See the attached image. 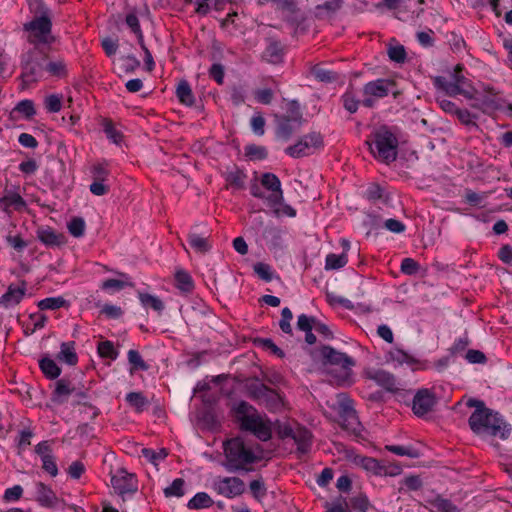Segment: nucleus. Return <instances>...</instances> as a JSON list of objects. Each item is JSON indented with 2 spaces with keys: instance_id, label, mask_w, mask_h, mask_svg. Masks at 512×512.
<instances>
[{
  "instance_id": "63",
  "label": "nucleus",
  "mask_w": 512,
  "mask_h": 512,
  "mask_svg": "<svg viewBox=\"0 0 512 512\" xmlns=\"http://www.w3.org/2000/svg\"><path fill=\"white\" fill-rule=\"evenodd\" d=\"M72 479H79L85 472V466L81 461H74L67 470Z\"/></svg>"
},
{
  "instance_id": "26",
  "label": "nucleus",
  "mask_w": 512,
  "mask_h": 512,
  "mask_svg": "<svg viewBox=\"0 0 512 512\" xmlns=\"http://www.w3.org/2000/svg\"><path fill=\"white\" fill-rule=\"evenodd\" d=\"M247 175L241 170L239 167L234 166L231 170L227 171L225 174V180L227 182V187H232L234 189L240 190L245 187Z\"/></svg>"
},
{
  "instance_id": "1",
  "label": "nucleus",
  "mask_w": 512,
  "mask_h": 512,
  "mask_svg": "<svg viewBox=\"0 0 512 512\" xmlns=\"http://www.w3.org/2000/svg\"><path fill=\"white\" fill-rule=\"evenodd\" d=\"M466 405L475 408L468 420L469 426L475 434L498 436L503 440L508 438L511 428L499 413L487 408L483 401L473 398L469 399Z\"/></svg>"
},
{
  "instance_id": "52",
  "label": "nucleus",
  "mask_w": 512,
  "mask_h": 512,
  "mask_svg": "<svg viewBox=\"0 0 512 512\" xmlns=\"http://www.w3.org/2000/svg\"><path fill=\"white\" fill-rule=\"evenodd\" d=\"M315 322H316L315 317L301 314L298 316L297 328L304 332H310L314 328Z\"/></svg>"
},
{
  "instance_id": "24",
  "label": "nucleus",
  "mask_w": 512,
  "mask_h": 512,
  "mask_svg": "<svg viewBox=\"0 0 512 512\" xmlns=\"http://www.w3.org/2000/svg\"><path fill=\"white\" fill-rule=\"evenodd\" d=\"M504 101L495 94L484 95L481 99H477V102L472 106L474 108L482 110L484 113H491L503 107Z\"/></svg>"
},
{
  "instance_id": "48",
  "label": "nucleus",
  "mask_w": 512,
  "mask_h": 512,
  "mask_svg": "<svg viewBox=\"0 0 512 512\" xmlns=\"http://www.w3.org/2000/svg\"><path fill=\"white\" fill-rule=\"evenodd\" d=\"M387 53L389 58L397 63H403L406 59V51L403 45L389 46Z\"/></svg>"
},
{
  "instance_id": "43",
  "label": "nucleus",
  "mask_w": 512,
  "mask_h": 512,
  "mask_svg": "<svg viewBox=\"0 0 512 512\" xmlns=\"http://www.w3.org/2000/svg\"><path fill=\"white\" fill-rule=\"evenodd\" d=\"M389 452L399 456H408L410 458H418L420 453L418 450L411 447H404L399 445H387L385 447Z\"/></svg>"
},
{
  "instance_id": "32",
  "label": "nucleus",
  "mask_w": 512,
  "mask_h": 512,
  "mask_svg": "<svg viewBox=\"0 0 512 512\" xmlns=\"http://www.w3.org/2000/svg\"><path fill=\"white\" fill-rule=\"evenodd\" d=\"M429 504L438 512H460L458 507L454 505L449 499H445L439 495L429 500Z\"/></svg>"
},
{
  "instance_id": "54",
  "label": "nucleus",
  "mask_w": 512,
  "mask_h": 512,
  "mask_svg": "<svg viewBox=\"0 0 512 512\" xmlns=\"http://www.w3.org/2000/svg\"><path fill=\"white\" fill-rule=\"evenodd\" d=\"M342 102H343L344 108L350 113H355L358 110V106L360 103V101L358 99H356L355 96L349 92H346L342 96Z\"/></svg>"
},
{
  "instance_id": "40",
  "label": "nucleus",
  "mask_w": 512,
  "mask_h": 512,
  "mask_svg": "<svg viewBox=\"0 0 512 512\" xmlns=\"http://www.w3.org/2000/svg\"><path fill=\"white\" fill-rule=\"evenodd\" d=\"M14 113L23 114L27 119L32 118L36 114L33 101L28 99L20 101L11 112V115L13 116Z\"/></svg>"
},
{
  "instance_id": "55",
  "label": "nucleus",
  "mask_w": 512,
  "mask_h": 512,
  "mask_svg": "<svg viewBox=\"0 0 512 512\" xmlns=\"http://www.w3.org/2000/svg\"><path fill=\"white\" fill-rule=\"evenodd\" d=\"M42 460V468L47 473H49L52 477H56L58 475V468L56 465L54 455H49L41 459Z\"/></svg>"
},
{
  "instance_id": "53",
  "label": "nucleus",
  "mask_w": 512,
  "mask_h": 512,
  "mask_svg": "<svg viewBox=\"0 0 512 512\" xmlns=\"http://www.w3.org/2000/svg\"><path fill=\"white\" fill-rule=\"evenodd\" d=\"M62 97L52 94L46 97L45 99V107L49 112L56 113L61 110L62 107Z\"/></svg>"
},
{
  "instance_id": "45",
  "label": "nucleus",
  "mask_w": 512,
  "mask_h": 512,
  "mask_svg": "<svg viewBox=\"0 0 512 512\" xmlns=\"http://www.w3.org/2000/svg\"><path fill=\"white\" fill-rule=\"evenodd\" d=\"M245 155L251 160H262L267 157V150L263 146H258L255 144H251L246 146Z\"/></svg>"
},
{
  "instance_id": "50",
  "label": "nucleus",
  "mask_w": 512,
  "mask_h": 512,
  "mask_svg": "<svg viewBox=\"0 0 512 512\" xmlns=\"http://www.w3.org/2000/svg\"><path fill=\"white\" fill-rule=\"evenodd\" d=\"M141 452L145 458H147L151 463L155 465L157 464L158 460H163L168 455L166 449L164 448L160 449L159 452H155L154 450L149 448H142Z\"/></svg>"
},
{
  "instance_id": "2",
  "label": "nucleus",
  "mask_w": 512,
  "mask_h": 512,
  "mask_svg": "<svg viewBox=\"0 0 512 512\" xmlns=\"http://www.w3.org/2000/svg\"><path fill=\"white\" fill-rule=\"evenodd\" d=\"M225 468L230 472L252 470V465L261 460L255 449L245 444L243 438L234 437L223 443Z\"/></svg>"
},
{
  "instance_id": "4",
  "label": "nucleus",
  "mask_w": 512,
  "mask_h": 512,
  "mask_svg": "<svg viewBox=\"0 0 512 512\" xmlns=\"http://www.w3.org/2000/svg\"><path fill=\"white\" fill-rule=\"evenodd\" d=\"M322 363L326 373L331 377L330 381L337 385L348 382L355 361L347 354L337 351L331 346L325 345L321 348Z\"/></svg>"
},
{
  "instance_id": "30",
  "label": "nucleus",
  "mask_w": 512,
  "mask_h": 512,
  "mask_svg": "<svg viewBox=\"0 0 512 512\" xmlns=\"http://www.w3.org/2000/svg\"><path fill=\"white\" fill-rule=\"evenodd\" d=\"M176 95L179 101L186 106H192L195 102L192 89L186 80L179 82L176 89Z\"/></svg>"
},
{
  "instance_id": "31",
  "label": "nucleus",
  "mask_w": 512,
  "mask_h": 512,
  "mask_svg": "<svg viewBox=\"0 0 512 512\" xmlns=\"http://www.w3.org/2000/svg\"><path fill=\"white\" fill-rule=\"evenodd\" d=\"M39 366L43 374L49 379H56L61 374L60 367L49 357L42 358L39 361Z\"/></svg>"
},
{
  "instance_id": "34",
  "label": "nucleus",
  "mask_w": 512,
  "mask_h": 512,
  "mask_svg": "<svg viewBox=\"0 0 512 512\" xmlns=\"http://www.w3.org/2000/svg\"><path fill=\"white\" fill-rule=\"evenodd\" d=\"M189 243L199 253H206L211 249V245L208 242V238L202 237L195 233L188 235Z\"/></svg>"
},
{
  "instance_id": "46",
  "label": "nucleus",
  "mask_w": 512,
  "mask_h": 512,
  "mask_svg": "<svg viewBox=\"0 0 512 512\" xmlns=\"http://www.w3.org/2000/svg\"><path fill=\"white\" fill-rule=\"evenodd\" d=\"M68 230L69 233L74 237H81L84 234L85 231V221L81 217H74L69 223H68Z\"/></svg>"
},
{
  "instance_id": "44",
  "label": "nucleus",
  "mask_w": 512,
  "mask_h": 512,
  "mask_svg": "<svg viewBox=\"0 0 512 512\" xmlns=\"http://www.w3.org/2000/svg\"><path fill=\"white\" fill-rule=\"evenodd\" d=\"M98 353L102 358H109L115 360L118 356V352L115 350L114 345L111 341H103L98 344Z\"/></svg>"
},
{
  "instance_id": "29",
  "label": "nucleus",
  "mask_w": 512,
  "mask_h": 512,
  "mask_svg": "<svg viewBox=\"0 0 512 512\" xmlns=\"http://www.w3.org/2000/svg\"><path fill=\"white\" fill-rule=\"evenodd\" d=\"M126 402L135 412H143L149 404V400L142 392H130L126 395Z\"/></svg>"
},
{
  "instance_id": "11",
  "label": "nucleus",
  "mask_w": 512,
  "mask_h": 512,
  "mask_svg": "<svg viewBox=\"0 0 512 512\" xmlns=\"http://www.w3.org/2000/svg\"><path fill=\"white\" fill-rule=\"evenodd\" d=\"M218 494L227 498H234L244 493L245 483L238 477H224L214 483Z\"/></svg>"
},
{
  "instance_id": "42",
  "label": "nucleus",
  "mask_w": 512,
  "mask_h": 512,
  "mask_svg": "<svg viewBox=\"0 0 512 512\" xmlns=\"http://www.w3.org/2000/svg\"><path fill=\"white\" fill-rule=\"evenodd\" d=\"M185 481L182 478L175 479L172 484L164 489L166 497H182L184 495Z\"/></svg>"
},
{
  "instance_id": "12",
  "label": "nucleus",
  "mask_w": 512,
  "mask_h": 512,
  "mask_svg": "<svg viewBox=\"0 0 512 512\" xmlns=\"http://www.w3.org/2000/svg\"><path fill=\"white\" fill-rule=\"evenodd\" d=\"M339 404L343 426L356 433L360 423L358 422L356 411L353 409V401L345 395H340Z\"/></svg>"
},
{
  "instance_id": "22",
  "label": "nucleus",
  "mask_w": 512,
  "mask_h": 512,
  "mask_svg": "<svg viewBox=\"0 0 512 512\" xmlns=\"http://www.w3.org/2000/svg\"><path fill=\"white\" fill-rule=\"evenodd\" d=\"M37 497L36 500L41 506L53 508L58 503L59 499L54 491L42 482H38L36 485Z\"/></svg>"
},
{
  "instance_id": "39",
  "label": "nucleus",
  "mask_w": 512,
  "mask_h": 512,
  "mask_svg": "<svg viewBox=\"0 0 512 512\" xmlns=\"http://www.w3.org/2000/svg\"><path fill=\"white\" fill-rule=\"evenodd\" d=\"M67 305L68 302L63 297L45 298L38 303L41 310H55Z\"/></svg>"
},
{
  "instance_id": "28",
  "label": "nucleus",
  "mask_w": 512,
  "mask_h": 512,
  "mask_svg": "<svg viewBox=\"0 0 512 512\" xmlns=\"http://www.w3.org/2000/svg\"><path fill=\"white\" fill-rule=\"evenodd\" d=\"M75 342H63L61 344V350L57 355L59 361H63L68 365L74 366L78 362V356L75 352Z\"/></svg>"
},
{
  "instance_id": "9",
  "label": "nucleus",
  "mask_w": 512,
  "mask_h": 512,
  "mask_svg": "<svg viewBox=\"0 0 512 512\" xmlns=\"http://www.w3.org/2000/svg\"><path fill=\"white\" fill-rule=\"evenodd\" d=\"M323 146V137L320 133L312 132L304 135L300 140L285 149V152L293 157L300 158L313 154L317 149Z\"/></svg>"
},
{
  "instance_id": "16",
  "label": "nucleus",
  "mask_w": 512,
  "mask_h": 512,
  "mask_svg": "<svg viewBox=\"0 0 512 512\" xmlns=\"http://www.w3.org/2000/svg\"><path fill=\"white\" fill-rule=\"evenodd\" d=\"M111 484L119 494L136 490L134 475L129 474L124 468L118 469L116 474L112 475Z\"/></svg>"
},
{
  "instance_id": "41",
  "label": "nucleus",
  "mask_w": 512,
  "mask_h": 512,
  "mask_svg": "<svg viewBox=\"0 0 512 512\" xmlns=\"http://www.w3.org/2000/svg\"><path fill=\"white\" fill-rule=\"evenodd\" d=\"M312 74L320 82L330 83L338 79V75L335 72L326 70L319 65L312 68Z\"/></svg>"
},
{
  "instance_id": "6",
  "label": "nucleus",
  "mask_w": 512,
  "mask_h": 512,
  "mask_svg": "<svg viewBox=\"0 0 512 512\" xmlns=\"http://www.w3.org/2000/svg\"><path fill=\"white\" fill-rule=\"evenodd\" d=\"M244 389L251 400L265 406L271 412L280 410L284 405L282 397L276 390L269 388L258 377L246 379Z\"/></svg>"
},
{
  "instance_id": "59",
  "label": "nucleus",
  "mask_w": 512,
  "mask_h": 512,
  "mask_svg": "<svg viewBox=\"0 0 512 512\" xmlns=\"http://www.w3.org/2000/svg\"><path fill=\"white\" fill-rule=\"evenodd\" d=\"M419 270V264L412 258H405L401 263V272L407 275H414Z\"/></svg>"
},
{
  "instance_id": "62",
  "label": "nucleus",
  "mask_w": 512,
  "mask_h": 512,
  "mask_svg": "<svg viewBox=\"0 0 512 512\" xmlns=\"http://www.w3.org/2000/svg\"><path fill=\"white\" fill-rule=\"evenodd\" d=\"M258 343L262 345L263 348L270 350L273 354L277 355L280 358L285 356L282 349H280L275 343L269 338H262L257 340Z\"/></svg>"
},
{
  "instance_id": "60",
  "label": "nucleus",
  "mask_w": 512,
  "mask_h": 512,
  "mask_svg": "<svg viewBox=\"0 0 512 512\" xmlns=\"http://www.w3.org/2000/svg\"><path fill=\"white\" fill-rule=\"evenodd\" d=\"M465 358L469 363L473 364H484L487 361V358L482 351L474 349L468 350Z\"/></svg>"
},
{
  "instance_id": "3",
  "label": "nucleus",
  "mask_w": 512,
  "mask_h": 512,
  "mask_svg": "<svg viewBox=\"0 0 512 512\" xmlns=\"http://www.w3.org/2000/svg\"><path fill=\"white\" fill-rule=\"evenodd\" d=\"M233 411L242 430L253 433L261 441L271 439V422L263 419L254 406L242 400L233 407Z\"/></svg>"
},
{
  "instance_id": "58",
  "label": "nucleus",
  "mask_w": 512,
  "mask_h": 512,
  "mask_svg": "<svg viewBox=\"0 0 512 512\" xmlns=\"http://www.w3.org/2000/svg\"><path fill=\"white\" fill-rule=\"evenodd\" d=\"M350 504L354 510L359 512H366L369 507V501L366 496L358 495L350 500Z\"/></svg>"
},
{
  "instance_id": "35",
  "label": "nucleus",
  "mask_w": 512,
  "mask_h": 512,
  "mask_svg": "<svg viewBox=\"0 0 512 512\" xmlns=\"http://www.w3.org/2000/svg\"><path fill=\"white\" fill-rule=\"evenodd\" d=\"M348 262V258L346 253H342L341 255L336 254H328L326 256L325 269L326 270H335L344 267Z\"/></svg>"
},
{
  "instance_id": "38",
  "label": "nucleus",
  "mask_w": 512,
  "mask_h": 512,
  "mask_svg": "<svg viewBox=\"0 0 512 512\" xmlns=\"http://www.w3.org/2000/svg\"><path fill=\"white\" fill-rule=\"evenodd\" d=\"M177 287L185 292H190L194 285L191 276L184 270H178L175 274Z\"/></svg>"
},
{
  "instance_id": "64",
  "label": "nucleus",
  "mask_w": 512,
  "mask_h": 512,
  "mask_svg": "<svg viewBox=\"0 0 512 512\" xmlns=\"http://www.w3.org/2000/svg\"><path fill=\"white\" fill-rule=\"evenodd\" d=\"M35 453L44 458L49 455H53L52 445L50 441H42L35 446Z\"/></svg>"
},
{
  "instance_id": "20",
  "label": "nucleus",
  "mask_w": 512,
  "mask_h": 512,
  "mask_svg": "<svg viewBox=\"0 0 512 512\" xmlns=\"http://www.w3.org/2000/svg\"><path fill=\"white\" fill-rule=\"evenodd\" d=\"M277 122L276 135L277 137L287 141L293 133L299 130L302 121L293 122L291 118L284 116H275Z\"/></svg>"
},
{
  "instance_id": "13",
  "label": "nucleus",
  "mask_w": 512,
  "mask_h": 512,
  "mask_svg": "<svg viewBox=\"0 0 512 512\" xmlns=\"http://www.w3.org/2000/svg\"><path fill=\"white\" fill-rule=\"evenodd\" d=\"M261 184L271 191V194L267 197L269 204L273 207L276 204H280L283 200V191L279 178L273 173H264L261 178Z\"/></svg>"
},
{
  "instance_id": "21",
  "label": "nucleus",
  "mask_w": 512,
  "mask_h": 512,
  "mask_svg": "<svg viewBox=\"0 0 512 512\" xmlns=\"http://www.w3.org/2000/svg\"><path fill=\"white\" fill-rule=\"evenodd\" d=\"M369 379L375 381L378 385L382 386L388 391L397 390L395 377L382 369H377L368 372Z\"/></svg>"
},
{
  "instance_id": "10",
  "label": "nucleus",
  "mask_w": 512,
  "mask_h": 512,
  "mask_svg": "<svg viewBox=\"0 0 512 512\" xmlns=\"http://www.w3.org/2000/svg\"><path fill=\"white\" fill-rule=\"evenodd\" d=\"M437 404V398L434 392L429 389H420L414 395L412 410L418 417H423L431 412Z\"/></svg>"
},
{
  "instance_id": "27",
  "label": "nucleus",
  "mask_w": 512,
  "mask_h": 512,
  "mask_svg": "<svg viewBox=\"0 0 512 512\" xmlns=\"http://www.w3.org/2000/svg\"><path fill=\"white\" fill-rule=\"evenodd\" d=\"M74 391L71 383L66 379H59L56 382L55 389L52 393V401L57 404H62L66 398Z\"/></svg>"
},
{
  "instance_id": "19",
  "label": "nucleus",
  "mask_w": 512,
  "mask_h": 512,
  "mask_svg": "<svg viewBox=\"0 0 512 512\" xmlns=\"http://www.w3.org/2000/svg\"><path fill=\"white\" fill-rule=\"evenodd\" d=\"M292 439L297 445L296 453L298 454V458L309 453L312 443V434L307 428L295 424V431Z\"/></svg>"
},
{
  "instance_id": "7",
  "label": "nucleus",
  "mask_w": 512,
  "mask_h": 512,
  "mask_svg": "<svg viewBox=\"0 0 512 512\" xmlns=\"http://www.w3.org/2000/svg\"><path fill=\"white\" fill-rule=\"evenodd\" d=\"M23 30L27 33V41L34 46L33 48L44 49L55 41L52 34V21L46 13L24 23Z\"/></svg>"
},
{
  "instance_id": "51",
  "label": "nucleus",
  "mask_w": 512,
  "mask_h": 512,
  "mask_svg": "<svg viewBox=\"0 0 512 512\" xmlns=\"http://www.w3.org/2000/svg\"><path fill=\"white\" fill-rule=\"evenodd\" d=\"M2 201L8 206H14L15 209H21L26 206L25 200L18 193H8L2 198Z\"/></svg>"
},
{
  "instance_id": "49",
  "label": "nucleus",
  "mask_w": 512,
  "mask_h": 512,
  "mask_svg": "<svg viewBox=\"0 0 512 512\" xmlns=\"http://www.w3.org/2000/svg\"><path fill=\"white\" fill-rule=\"evenodd\" d=\"M293 318V314L291 310L288 307H285L282 309L281 312V320L279 322L280 329L286 333L291 334L292 333V327L290 325V321Z\"/></svg>"
},
{
  "instance_id": "33",
  "label": "nucleus",
  "mask_w": 512,
  "mask_h": 512,
  "mask_svg": "<svg viewBox=\"0 0 512 512\" xmlns=\"http://www.w3.org/2000/svg\"><path fill=\"white\" fill-rule=\"evenodd\" d=\"M213 505L212 498L205 492L197 493L192 499L189 500L187 506L189 509H202L208 508Z\"/></svg>"
},
{
  "instance_id": "57",
  "label": "nucleus",
  "mask_w": 512,
  "mask_h": 512,
  "mask_svg": "<svg viewBox=\"0 0 512 512\" xmlns=\"http://www.w3.org/2000/svg\"><path fill=\"white\" fill-rule=\"evenodd\" d=\"M288 114L283 115L284 117H289L295 123L302 121V113L300 111V107L297 101L293 100L288 103Z\"/></svg>"
},
{
  "instance_id": "18",
  "label": "nucleus",
  "mask_w": 512,
  "mask_h": 512,
  "mask_svg": "<svg viewBox=\"0 0 512 512\" xmlns=\"http://www.w3.org/2000/svg\"><path fill=\"white\" fill-rule=\"evenodd\" d=\"M394 86L395 82L393 80L377 79L364 85L363 95L383 98L389 94L390 89Z\"/></svg>"
},
{
  "instance_id": "25",
  "label": "nucleus",
  "mask_w": 512,
  "mask_h": 512,
  "mask_svg": "<svg viewBox=\"0 0 512 512\" xmlns=\"http://www.w3.org/2000/svg\"><path fill=\"white\" fill-rule=\"evenodd\" d=\"M284 55V49L280 42L276 40H270L268 46L263 52V58L272 64H278L282 62Z\"/></svg>"
},
{
  "instance_id": "61",
  "label": "nucleus",
  "mask_w": 512,
  "mask_h": 512,
  "mask_svg": "<svg viewBox=\"0 0 512 512\" xmlns=\"http://www.w3.org/2000/svg\"><path fill=\"white\" fill-rule=\"evenodd\" d=\"M224 66L219 63L213 64L209 69V76L214 79L219 85L224 82Z\"/></svg>"
},
{
  "instance_id": "15",
  "label": "nucleus",
  "mask_w": 512,
  "mask_h": 512,
  "mask_svg": "<svg viewBox=\"0 0 512 512\" xmlns=\"http://www.w3.org/2000/svg\"><path fill=\"white\" fill-rule=\"evenodd\" d=\"M345 454L346 458L355 466L361 467L375 475H382L383 466L376 459L355 454L353 450H346Z\"/></svg>"
},
{
  "instance_id": "47",
  "label": "nucleus",
  "mask_w": 512,
  "mask_h": 512,
  "mask_svg": "<svg viewBox=\"0 0 512 512\" xmlns=\"http://www.w3.org/2000/svg\"><path fill=\"white\" fill-rule=\"evenodd\" d=\"M103 127L104 132L112 142H114L115 144H119L122 141V133L115 129L111 120L105 119Z\"/></svg>"
},
{
  "instance_id": "14",
  "label": "nucleus",
  "mask_w": 512,
  "mask_h": 512,
  "mask_svg": "<svg viewBox=\"0 0 512 512\" xmlns=\"http://www.w3.org/2000/svg\"><path fill=\"white\" fill-rule=\"evenodd\" d=\"M27 291V284L21 281L20 285L11 284L7 291L0 297V306L7 309L18 305L24 298Z\"/></svg>"
},
{
  "instance_id": "8",
  "label": "nucleus",
  "mask_w": 512,
  "mask_h": 512,
  "mask_svg": "<svg viewBox=\"0 0 512 512\" xmlns=\"http://www.w3.org/2000/svg\"><path fill=\"white\" fill-rule=\"evenodd\" d=\"M48 58L47 52L43 48H32L22 60V89H25L30 83L36 82L45 69V63Z\"/></svg>"
},
{
  "instance_id": "37",
  "label": "nucleus",
  "mask_w": 512,
  "mask_h": 512,
  "mask_svg": "<svg viewBox=\"0 0 512 512\" xmlns=\"http://www.w3.org/2000/svg\"><path fill=\"white\" fill-rule=\"evenodd\" d=\"M128 361L131 364V374L136 370L146 371L149 369V365L142 359L140 353L137 350L128 351Z\"/></svg>"
},
{
  "instance_id": "23",
  "label": "nucleus",
  "mask_w": 512,
  "mask_h": 512,
  "mask_svg": "<svg viewBox=\"0 0 512 512\" xmlns=\"http://www.w3.org/2000/svg\"><path fill=\"white\" fill-rule=\"evenodd\" d=\"M37 237L49 247H59L66 243V237L62 233H57L50 228L38 230Z\"/></svg>"
},
{
  "instance_id": "36",
  "label": "nucleus",
  "mask_w": 512,
  "mask_h": 512,
  "mask_svg": "<svg viewBox=\"0 0 512 512\" xmlns=\"http://www.w3.org/2000/svg\"><path fill=\"white\" fill-rule=\"evenodd\" d=\"M141 304L145 307H151L155 311L161 312L164 309V304L161 299L148 293L140 292L138 294Z\"/></svg>"
},
{
  "instance_id": "56",
  "label": "nucleus",
  "mask_w": 512,
  "mask_h": 512,
  "mask_svg": "<svg viewBox=\"0 0 512 512\" xmlns=\"http://www.w3.org/2000/svg\"><path fill=\"white\" fill-rule=\"evenodd\" d=\"M254 272L264 281L269 282L272 280V273L270 266L265 263L258 262L254 265Z\"/></svg>"
},
{
  "instance_id": "17",
  "label": "nucleus",
  "mask_w": 512,
  "mask_h": 512,
  "mask_svg": "<svg viewBox=\"0 0 512 512\" xmlns=\"http://www.w3.org/2000/svg\"><path fill=\"white\" fill-rule=\"evenodd\" d=\"M434 83L436 87L442 89L449 96L463 95L468 99L474 98V89H467L463 85L456 84L455 81H447L445 77L438 76Z\"/></svg>"
},
{
  "instance_id": "5",
  "label": "nucleus",
  "mask_w": 512,
  "mask_h": 512,
  "mask_svg": "<svg viewBox=\"0 0 512 512\" xmlns=\"http://www.w3.org/2000/svg\"><path fill=\"white\" fill-rule=\"evenodd\" d=\"M372 140H367L371 153L379 160L390 163L397 158L398 139L385 125L374 131Z\"/></svg>"
}]
</instances>
